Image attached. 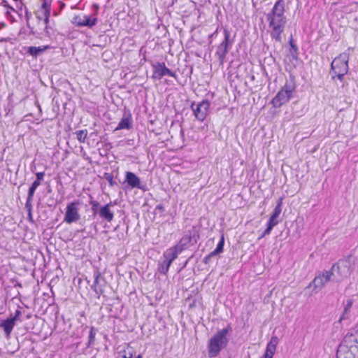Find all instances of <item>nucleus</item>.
Listing matches in <instances>:
<instances>
[{"mask_svg":"<svg viewBox=\"0 0 358 358\" xmlns=\"http://www.w3.org/2000/svg\"><path fill=\"white\" fill-rule=\"evenodd\" d=\"M40 185V182L38 181H34L31 186L30 187L28 192V201H31L32 200L33 196L36 191V189Z\"/></svg>","mask_w":358,"mask_h":358,"instance_id":"nucleus-28","label":"nucleus"},{"mask_svg":"<svg viewBox=\"0 0 358 358\" xmlns=\"http://www.w3.org/2000/svg\"><path fill=\"white\" fill-rule=\"evenodd\" d=\"M95 335H96V332H95L94 328L92 327L90 329V335H89L88 346L91 345L94 343V338H95Z\"/></svg>","mask_w":358,"mask_h":358,"instance_id":"nucleus-32","label":"nucleus"},{"mask_svg":"<svg viewBox=\"0 0 358 358\" xmlns=\"http://www.w3.org/2000/svg\"><path fill=\"white\" fill-rule=\"evenodd\" d=\"M125 181L132 188H134V187L141 188L140 179L134 173L127 171L126 173Z\"/></svg>","mask_w":358,"mask_h":358,"instance_id":"nucleus-18","label":"nucleus"},{"mask_svg":"<svg viewBox=\"0 0 358 358\" xmlns=\"http://www.w3.org/2000/svg\"><path fill=\"white\" fill-rule=\"evenodd\" d=\"M352 299L347 300L346 304L344 308L343 313L339 319V321H338L339 322H341V321L343 320L348 318V313L350 312V308H352Z\"/></svg>","mask_w":358,"mask_h":358,"instance_id":"nucleus-25","label":"nucleus"},{"mask_svg":"<svg viewBox=\"0 0 358 358\" xmlns=\"http://www.w3.org/2000/svg\"><path fill=\"white\" fill-rule=\"evenodd\" d=\"M158 209H160V210H164V208L162 206H157V207Z\"/></svg>","mask_w":358,"mask_h":358,"instance_id":"nucleus-39","label":"nucleus"},{"mask_svg":"<svg viewBox=\"0 0 358 358\" xmlns=\"http://www.w3.org/2000/svg\"><path fill=\"white\" fill-rule=\"evenodd\" d=\"M90 204L92 206V211L95 215L99 212V203L96 201H90Z\"/></svg>","mask_w":358,"mask_h":358,"instance_id":"nucleus-31","label":"nucleus"},{"mask_svg":"<svg viewBox=\"0 0 358 358\" xmlns=\"http://www.w3.org/2000/svg\"><path fill=\"white\" fill-rule=\"evenodd\" d=\"M72 23L78 27H90L95 25L96 23V18L88 17L86 15H76L72 20Z\"/></svg>","mask_w":358,"mask_h":358,"instance_id":"nucleus-14","label":"nucleus"},{"mask_svg":"<svg viewBox=\"0 0 358 358\" xmlns=\"http://www.w3.org/2000/svg\"><path fill=\"white\" fill-rule=\"evenodd\" d=\"M171 263L167 262L166 259H164L163 257L159 261L158 264V271L159 273L166 274L171 266Z\"/></svg>","mask_w":358,"mask_h":358,"instance_id":"nucleus-23","label":"nucleus"},{"mask_svg":"<svg viewBox=\"0 0 358 358\" xmlns=\"http://www.w3.org/2000/svg\"><path fill=\"white\" fill-rule=\"evenodd\" d=\"M352 51L353 48H349L346 51L336 57L331 64V69L334 72L348 73L350 54Z\"/></svg>","mask_w":358,"mask_h":358,"instance_id":"nucleus-4","label":"nucleus"},{"mask_svg":"<svg viewBox=\"0 0 358 358\" xmlns=\"http://www.w3.org/2000/svg\"><path fill=\"white\" fill-rule=\"evenodd\" d=\"M278 343V338L277 336H272L270 341L268 343L264 356L262 358H273L276 347Z\"/></svg>","mask_w":358,"mask_h":358,"instance_id":"nucleus-17","label":"nucleus"},{"mask_svg":"<svg viewBox=\"0 0 358 358\" xmlns=\"http://www.w3.org/2000/svg\"><path fill=\"white\" fill-rule=\"evenodd\" d=\"M30 202L31 201H28V199H27V202H26V207H27L29 208V217H31V204H30Z\"/></svg>","mask_w":358,"mask_h":358,"instance_id":"nucleus-37","label":"nucleus"},{"mask_svg":"<svg viewBox=\"0 0 358 358\" xmlns=\"http://www.w3.org/2000/svg\"><path fill=\"white\" fill-rule=\"evenodd\" d=\"M224 40L217 46L215 55L218 57L220 64L222 65L224 62L225 57L229 50L231 48L232 41H230V32L227 29H224Z\"/></svg>","mask_w":358,"mask_h":358,"instance_id":"nucleus-6","label":"nucleus"},{"mask_svg":"<svg viewBox=\"0 0 358 358\" xmlns=\"http://www.w3.org/2000/svg\"><path fill=\"white\" fill-rule=\"evenodd\" d=\"M350 335H352V337H350V340H348V342H350L351 341H357L358 343V325L356 327L355 329L351 330L350 332H349Z\"/></svg>","mask_w":358,"mask_h":358,"instance_id":"nucleus-30","label":"nucleus"},{"mask_svg":"<svg viewBox=\"0 0 358 358\" xmlns=\"http://www.w3.org/2000/svg\"><path fill=\"white\" fill-rule=\"evenodd\" d=\"M352 270L349 259H341L332 266L329 272L333 277L332 280L341 282L350 275Z\"/></svg>","mask_w":358,"mask_h":358,"instance_id":"nucleus-3","label":"nucleus"},{"mask_svg":"<svg viewBox=\"0 0 358 358\" xmlns=\"http://www.w3.org/2000/svg\"><path fill=\"white\" fill-rule=\"evenodd\" d=\"M44 172H39L36 173V180L35 181H38V182H41L43 179L44 177Z\"/></svg>","mask_w":358,"mask_h":358,"instance_id":"nucleus-35","label":"nucleus"},{"mask_svg":"<svg viewBox=\"0 0 358 358\" xmlns=\"http://www.w3.org/2000/svg\"><path fill=\"white\" fill-rule=\"evenodd\" d=\"M337 358H358V348H350L346 345H339L337 350Z\"/></svg>","mask_w":358,"mask_h":358,"instance_id":"nucleus-12","label":"nucleus"},{"mask_svg":"<svg viewBox=\"0 0 358 358\" xmlns=\"http://www.w3.org/2000/svg\"><path fill=\"white\" fill-rule=\"evenodd\" d=\"M231 331V328L219 330L209 340L208 345V357L212 358L217 357L222 349L225 348L228 343L227 334Z\"/></svg>","mask_w":358,"mask_h":358,"instance_id":"nucleus-2","label":"nucleus"},{"mask_svg":"<svg viewBox=\"0 0 358 358\" xmlns=\"http://www.w3.org/2000/svg\"><path fill=\"white\" fill-rule=\"evenodd\" d=\"M42 1L41 8L36 12L37 17L43 20L44 24L47 25L49 22L50 16V7L52 0H41Z\"/></svg>","mask_w":358,"mask_h":358,"instance_id":"nucleus-9","label":"nucleus"},{"mask_svg":"<svg viewBox=\"0 0 358 358\" xmlns=\"http://www.w3.org/2000/svg\"><path fill=\"white\" fill-rule=\"evenodd\" d=\"M22 315V313L20 310H16L15 313V315L12 317H10L12 320H13L15 322H16L17 320H20V316Z\"/></svg>","mask_w":358,"mask_h":358,"instance_id":"nucleus-33","label":"nucleus"},{"mask_svg":"<svg viewBox=\"0 0 358 358\" xmlns=\"http://www.w3.org/2000/svg\"><path fill=\"white\" fill-rule=\"evenodd\" d=\"M132 126V120L130 114L124 115L119 122L115 130L129 129Z\"/></svg>","mask_w":358,"mask_h":358,"instance_id":"nucleus-20","label":"nucleus"},{"mask_svg":"<svg viewBox=\"0 0 358 358\" xmlns=\"http://www.w3.org/2000/svg\"><path fill=\"white\" fill-rule=\"evenodd\" d=\"M294 87L286 83L282 89L280 90L275 96L272 100V103L274 107L279 108L284 103L289 101L292 97Z\"/></svg>","mask_w":358,"mask_h":358,"instance_id":"nucleus-7","label":"nucleus"},{"mask_svg":"<svg viewBox=\"0 0 358 358\" xmlns=\"http://www.w3.org/2000/svg\"><path fill=\"white\" fill-rule=\"evenodd\" d=\"M280 213H281V208H280V203H279L274 208V210L267 223V227L265 229V231H264L263 234L262 235V237L268 235L271 233L273 227L275 226L278 223V221L277 220V219L279 217Z\"/></svg>","mask_w":358,"mask_h":358,"instance_id":"nucleus-13","label":"nucleus"},{"mask_svg":"<svg viewBox=\"0 0 358 358\" xmlns=\"http://www.w3.org/2000/svg\"><path fill=\"white\" fill-rule=\"evenodd\" d=\"M152 78L160 80L163 76L167 75L171 77H176V75L169 69L166 68L164 63H157L153 65Z\"/></svg>","mask_w":358,"mask_h":358,"instance_id":"nucleus-10","label":"nucleus"},{"mask_svg":"<svg viewBox=\"0 0 358 358\" xmlns=\"http://www.w3.org/2000/svg\"><path fill=\"white\" fill-rule=\"evenodd\" d=\"M350 337H352V335H350L349 333L347 334L343 338V341L340 345L346 346L348 345V347L350 348H352L354 347L358 348V343L357 341L350 340V342H348V340H350Z\"/></svg>","mask_w":358,"mask_h":358,"instance_id":"nucleus-24","label":"nucleus"},{"mask_svg":"<svg viewBox=\"0 0 358 358\" xmlns=\"http://www.w3.org/2000/svg\"><path fill=\"white\" fill-rule=\"evenodd\" d=\"M194 237L192 236L191 233H188L184 235L180 239V242L176 245H180L182 248V251L187 247L189 244L192 243Z\"/></svg>","mask_w":358,"mask_h":358,"instance_id":"nucleus-22","label":"nucleus"},{"mask_svg":"<svg viewBox=\"0 0 358 358\" xmlns=\"http://www.w3.org/2000/svg\"><path fill=\"white\" fill-rule=\"evenodd\" d=\"M128 358H132V355L131 354L129 355V357ZM136 358H141V355H138V357Z\"/></svg>","mask_w":358,"mask_h":358,"instance_id":"nucleus-38","label":"nucleus"},{"mask_svg":"<svg viewBox=\"0 0 358 358\" xmlns=\"http://www.w3.org/2000/svg\"><path fill=\"white\" fill-rule=\"evenodd\" d=\"M215 256V255H211V252H210L209 255H208L206 257H204L203 262L206 264H208L210 261V259Z\"/></svg>","mask_w":358,"mask_h":358,"instance_id":"nucleus-36","label":"nucleus"},{"mask_svg":"<svg viewBox=\"0 0 358 358\" xmlns=\"http://www.w3.org/2000/svg\"><path fill=\"white\" fill-rule=\"evenodd\" d=\"M15 325V322L12 320L10 317L3 320L1 323L0 324V327L3 329V331L5 334H6V336L8 337Z\"/></svg>","mask_w":358,"mask_h":358,"instance_id":"nucleus-21","label":"nucleus"},{"mask_svg":"<svg viewBox=\"0 0 358 358\" xmlns=\"http://www.w3.org/2000/svg\"><path fill=\"white\" fill-rule=\"evenodd\" d=\"M46 48L47 47L41 48L31 46L29 48L27 52L34 57H37L38 55L42 53Z\"/></svg>","mask_w":358,"mask_h":358,"instance_id":"nucleus-26","label":"nucleus"},{"mask_svg":"<svg viewBox=\"0 0 358 358\" xmlns=\"http://www.w3.org/2000/svg\"><path fill=\"white\" fill-rule=\"evenodd\" d=\"M75 134L79 142L84 143L87 135V131L86 129L78 130L75 132Z\"/></svg>","mask_w":358,"mask_h":358,"instance_id":"nucleus-27","label":"nucleus"},{"mask_svg":"<svg viewBox=\"0 0 358 358\" xmlns=\"http://www.w3.org/2000/svg\"><path fill=\"white\" fill-rule=\"evenodd\" d=\"M182 252L180 245H175L166 250L163 254V258L167 262H172L178 257V255Z\"/></svg>","mask_w":358,"mask_h":358,"instance_id":"nucleus-16","label":"nucleus"},{"mask_svg":"<svg viewBox=\"0 0 358 358\" xmlns=\"http://www.w3.org/2000/svg\"><path fill=\"white\" fill-rule=\"evenodd\" d=\"M285 3L282 0H278L274 5L271 13L267 15L270 34L275 41L281 42V34L284 31L286 18L284 15Z\"/></svg>","mask_w":358,"mask_h":358,"instance_id":"nucleus-1","label":"nucleus"},{"mask_svg":"<svg viewBox=\"0 0 358 358\" xmlns=\"http://www.w3.org/2000/svg\"><path fill=\"white\" fill-rule=\"evenodd\" d=\"M112 206L113 203L112 202H110L105 206L99 207V208L98 214L99 217L108 222H110L114 217V213L110 209Z\"/></svg>","mask_w":358,"mask_h":358,"instance_id":"nucleus-15","label":"nucleus"},{"mask_svg":"<svg viewBox=\"0 0 358 358\" xmlns=\"http://www.w3.org/2000/svg\"><path fill=\"white\" fill-rule=\"evenodd\" d=\"M224 237L222 236V238H221L220 242L218 243L216 248L213 251L211 252V255H215L216 256L218 254L222 252L223 247H224Z\"/></svg>","mask_w":358,"mask_h":358,"instance_id":"nucleus-29","label":"nucleus"},{"mask_svg":"<svg viewBox=\"0 0 358 358\" xmlns=\"http://www.w3.org/2000/svg\"><path fill=\"white\" fill-rule=\"evenodd\" d=\"M123 358H128L126 355H123Z\"/></svg>","mask_w":358,"mask_h":358,"instance_id":"nucleus-40","label":"nucleus"},{"mask_svg":"<svg viewBox=\"0 0 358 358\" xmlns=\"http://www.w3.org/2000/svg\"><path fill=\"white\" fill-rule=\"evenodd\" d=\"M210 103L208 101H202L196 105V108H193L194 114L196 118L202 122L207 116Z\"/></svg>","mask_w":358,"mask_h":358,"instance_id":"nucleus-11","label":"nucleus"},{"mask_svg":"<svg viewBox=\"0 0 358 358\" xmlns=\"http://www.w3.org/2000/svg\"><path fill=\"white\" fill-rule=\"evenodd\" d=\"M80 204V201H75L67 204L64 222L67 224H71L80 220V214L79 213V207Z\"/></svg>","mask_w":358,"mask_h":358,"instance_id":"nucleus-5","label":"nucleus"},{"mask_svg":"<svg viewBox=\"0 0 358 358\" xmlns=\"http://www.w3.org/2000/svg\"><path fill=\"white\" fill-rule=\"evenodd\" d=\"M331 277L332 276L329 271H322L313 279V280L307 286V288H313V292L317 293L331 280Z\"/></svg>","mask_w":358,"mask_h":358,"instance_id":"nucleus-8","label":"nucleus"},{"mask_svg":"<svg viewBox=\"0 0 358 358\" xmlns=\"http://www.w3.org/2000/svg\"><path fill=\"white\" fill-rule=\"evenodd\" d=\"M104 282V280L101 277V275L99 273H96L94 274V281L93 285H92V289L96 293V294H101L103 292V285L101 282Z\"/></svg>","mask_w":358,"mask_h":358,"instance_id":"nucleus-19","label":"nucleus"},{"mask_svg":"<svg viewBox=\"0 0 358 358\" xmlns=\"http://www.w3.org/2000/svg\"><path fill=\"white\" fill-rule=\"evenodd\" d=\"M338 80H340L341 81H343V77L347 73H342V72H340V71H336V72H334Z\"/></svg>","mask_w":358,"mask_h":358,"instance_id":"nucleus-34","label":"nucleus"}]
</instances>
